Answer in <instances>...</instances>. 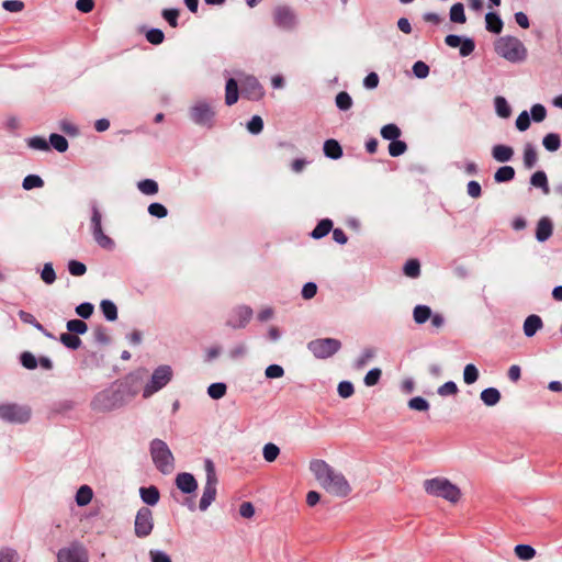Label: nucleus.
<instances>
[{"instance_id":"c9c22d12","label":"nucleus","mask_w":562,"mask_h":562,"mask_svg":"<svg viewBox=\"0 0 562 562\" xmlns=\"http://www.w3.org/2000/svg\"><path fill=\"white\" fill-rule=\"evenodd\" d=\"M515 554L524 561L531 560L536 557V550L529 544H517L514 548Z\"/></svg>"},{"instance_id":"473e14b6","label":"nucleus","mask_w":562,"mask_h":562,"mask_svg":"<svg viewBox=\"0 0 562 562\" xmlns=\"http://www.w3.org/2000/svg\"><path fill=\"white\" fill-rule=\"evenodd\" d=\"M530 183L536 188L542 189L546 194L550 191L544 171H536L530 178Z\"/></svg>"},{"instance_id":"9d476101","label":"nucleus","mask_w":562,"mask_h":562,"mask_svg":"<svg viewBox=\"0 0 562 562\" xmlns=\"http://www.w3.org/2000/svg\"><path fill=\"white\" fill-rule=\"evenodd\" d=\"M90 228L94 241L103 249L112 250L115 247L114 240L104 234L102 228V214L95 202L91 203Z\"/></svg>"},{"instance_id":"49530a36","label":"nucleus","mask_w":562,"mask_h":562,"mask_svg":"<svg viewBox=\"0 0 562 562\" xmlns=\"http://www.w3.org/2000/svg\"><path fill=\"white\" fill-rule=\"evenodd\" d=\"M50 145L59 153H65L68 149V140L59 134H50Z\"/></svg>"},{"instance_id":"774afa93","label":"nucleus","mask_w":562,"mask_h":562,"mask_svg":"<svg viewBox=\"0 0 562 562\" xmlns=\"http://www.w3.org/2000/svg\"><path fill=\"white\" fill-rule=\"evenodd\" d=\"M150 562H172L169 554L161 550H150L149 551Z\"/></svg>"},{"instance_id":"393cba45","label":"nucleus","mask_w":562,"mask_h":562,"mask_svg":"<svg viewBox=\"0 0 562 562\" xmlns=\"http://www.w3.org/2000/svg\"><path fill=\"white\" fill-rule=\"evenodd\" d=\"M486 30L499 34L503 30V21L502 19L494 12H488L485 15Z\"/></svg>"},{"instance_id":"dca6fc26","label":"nucleus","mask_w":562,"mask_h":562,"mask_svg":"<svg viewBox=\"0 0 562 562\" xmlns=\"http://www.w3.org/2000/svg\"><path fill=\"white\" fill-rule=\"evenodd\" d=\"M252 316V310L248 306H238L236 307L229 318L227 319V326L232 328H243L245 327Z\"/></svg>"},{"instance_id":"052dcab7","label":"nucleus","mask_w":562,"mask_h":562,"mask_svg":"<svg viewBox=\"0 0 562 562\" xmlns=\"http://www.w3.org/2000/svg\"><path fill=\"white\" fill-rule=\"evenodd\" d=\"M247 130L251 134H259L263 130V121L259 115H254L247 123Z\"/></svg>"},{"instance_id":"e2e57ef3","label":"nucleus","mask_w":562,"mask_h":562,"mask_svg":"<svg viewBox=\"0 0 562 562\" xmlns=\"http://www.w3.org/2000/svg\"><path fill=\"white\" fill-rule=\"evenodd\" d=\"M161 14H162L164 19L169 23L170 26H172V27L178 26V16H179L178 9H165V10H162Z\"/></svg>"},{"instance_id":"1a4fd4ad","label":"nucleus","mask_w":562,"mask_h":562,"mask_svg":"<svg viewBox=\"0 0 562 562\" xmlns=\"http://www.w3.org/2000/svg\"><path fill=\"white\" fill-rule=\"evenodd\" d=\"M173 372L170 366L162 364L157 367L150 380L146 383L143 391V397L148 398L161 389H164L172 379Z\"/></svg>"},{"instance_id":"9b49d317","label":"nucleus","mask_w":562,"mask_h":562,"mask_svg":"<svg viewBox=\"0 0 562 562\" xmlns=\"http://www.w3.org/2000/svg\"><path fill=\"white\" fill-rule=\"evenodd\" d=\"M341 348V342L336 338H318L307 344V349L317 359H327Z\"/></svg>"},{"instance_id":"3c124183","label":"nucleus","mask_w":562,"mask_h":562,"mask_svg":"<svg viewBox=\"0 0 562 562\" xmlns=\"http://www.w3.org/2000/svg\"><path fill=\"white\" fill-rule=\"evenodd\" d=\"M404 273L409 278H416L420 273V265L416 259H411L404 265Z\"/></svg>"},{"instance_id":"c756f323","label":"nucleus","mask_w":562,"mask_h":562,"mask_svg":"<svg viewBox=\"0 0 562 562\" xmlns=\"http://www.w3.org/2000/svg\"><path fill=\"white\" fill-rule=\"evenodd\" d=\"M431 316V308L427 305H417L413 311L416 324H425Z\"/></svg>"},{"instance_id":"412c9836","label":"nucleus","mask_w":562,"mask_h":562,"mask_svg":"<svg viewBox=\"0 0 562 562\" xmlns=\"http://www.w3.org/2000/svg\"><path fill=\"white\" fill-rule=\"evenodd\" d=\"M139 495L142 501L148 506H155L160 498L159 491L156 486L140 487Z\"/></svg>"},{"instance_id":"f3484780","label":"nucleus","mask_w":562,"mask_h":562,"mask_svg":"<svg viewBox=\"0 0 562 562\" xmlns=\"http://www.w3.org/2000/svg\"><path fill=\"white\" fill-rule=\"evenodd\" d=\"M176 485L177 487L184 494L194 493L198 488V482L195 477L188 472L179 473L176 476Z\"/></svg>"},{"instance_id":"0e129e2a","label":"nucleus","mask_w":562,"mask_h":562,"mask_svg":"<svg viewBox=\"0 0 562 562\" xmlns=\"http://www.w3.org/2000/svg\"><path fill=\"white\" fill-rule=\"evenodd\" d=\"M413 74L417 78L424 79L429 75V67L424 61L418 60L413 65Z\"/></svg>"},{"instance_id":"2f4dec72","label":"nucleus","mask_w":562,"mask_h":562,"mask_svg":"<svg viewBox=\"0 0 562 562\" xmlns=\"http://www.w3.org/2000/svg\"><path fill=\"white\" fill-rule=\"evenodd\" d=\"M515 177V169L512 166L499 167L495 175L494 180L498 183L513 180Z\"/></svg>"},{"instance_id":"7c9ffc66","label":"nucleus","mask_w":562,"mask_h":562,"mask_svg":"<svg viewBox=\"0 0 562 562\" xmlns=\"http://www.w3.org/2000/svg\"><path fill=\"white\" fill-rule=\"evenodd\" d=\"M92 496L93 492L91 487L88 485H82L76 493V503L78 506H86L91 502Z\"/></svg>"},{"instance_id":"39448f33","label":"nucleus","mask_w":562,"mask_h":562,"mask_svg":"<svg viewBox=\"0 0 562 562\" xmlns=\"http://www.w3.org/2000/svg\"><path fill=\"white\" fill-rule=\"evenodd\" d=\"M149 452L156 469L162 474H170L175 470V457L168 445L161 439H153Z\"/></svg>"},{"instance_id":"20e7f679","label":"nucleus","mask_w":562,"mask_h":562,"mask_svg":"<svg viewBox=\"0 0 562 562\" xmlns=\"http://www.w3.org/2000/svg\"><path fill=\"white\" fill-rule=\"evenodd\" d=\"M495 52L504 59L517 64L527 58V48L524 43L515 36H502L495 42Z\"/></svg>"},{"instance_id":"5701e85b","label":"nucleus","mask_w":562,"mask_h":562,"mask_svg":"<svg viewBox=\"0 0 562 562\" xmlns=\"http://www.w3.org/2000/svg\"><path fill=\"white\" fill-rule=\"evenodd\" d=\"M480 397L486 406H494L501 401V393L495 387H487L481 392Z\"/></svg>"},{"instance_id":"79ce46f5","label":"nucleus","mask_w":562,"mask_h":562,"mask_svg":"<svg viewBox=\"0 0 562 562\" xmlns=\"http://www.w3.org/2000/svg\"><path fill=\"white\" fill-rule=\"evenodd\" d=\"M381 136L387 140H395L401 136V130L395 124H386L381 128Z\"/></svg>"},{"instance_id":"f8f14e48","label":"nucleus","mask_w":562,"mask_h":562,"mask_svg":"<svg viewBox=\"0 0 562 562\" xmlns=\"http://www.w3.org/2000/svg\"><path fill=\"white\" fill-rule=\"evenodd\" d=\"M154 530V514L146 506L140 507L134 520V533L137 538L144 539L151 535Z\"/></svg>"},{"instance_id":"6ab92c4d","label":"nucleus","mask_w":562,"mask_h":562,"mask_svg":"<svg viewBox=\"0 0 562 562\" xmlns=\"http://www.w3.org/2000/svg\"><path fill=\"white\" fill-rule=\"evenodd\" d=\"M553 232V225L548 217H542L537 225L536 238L538 241L543 243L550 238Z\"/></svg>"},{"instance_id":"864d4df0","label":"nucleus","mask_w":562,"mask_h":562,"mask_svg":"<svg viewBox=\"0 0 562 562\" xmlns=\"http://www.w3.org/2000/svg\"><path fill=\"white\" fill-rule=\"evenodd\" d=\"M41 279L46 284H53L56 281V273L50 262L44 265L41 272Z\"/></svg>"},{"instance_id":"c85d7f7f","label":"nucleus","mask_w":562,"mask_h":562,"mask_svg":"<svg viewBox=\"0 0 562 562\" xmlns=\"http://www.w3.org/2000/svg\"><path fill=\"white\" fill-rule=\"evenodd\" d=\"M538 160V154L536 148L531 144H526L524 148V165L527 169H531L536 166Z\"/></svg>"},{"instance_id":"72a5a7b5","label":"nucleus","mask_w":562,"mask_h":562,"mask_svg":"<svg viewBox=\"0 0 562 562\" xmlns=\"http://www.w3.org/2000/svg\"><path fill=\"white\" fill-rule=\"evenodd\" d=\"M495 111L499 117L507 119L512 114V109L504 97H496L494 100Z\"/></svg>"},{"instance_id":"f704fd0d","label":"nucleus","mask_w":562,"mask_h":562,"mask_svg":"<svg viewBox=\"0 0 562 562\" xmlns=\"http://www.w3.org/2000/svg\"><path fill=\"white\" fill-rule=\"evenodd\" d=\"M449 16H450V21L453 22V23H465L467 16H465V13H464L463 4L460 3V2L454 3L450 8Z\"/></svg>"},{"instance_id":"58836bf2","label":"nucleus","mask_w":562,"mask_h":562,"mask_svg":"<svg viewBox=\"0 0 562 562\" xmlns=\"http://www.w3.org/2000/svg\"><path fill=\"white\" fill-rule=\"evenodd\" d=\"M138 190L146 194V195H153L158 192V184L155 180L151 179H145L137 183Z\"/></svg>"},{"instance_id":"4468645a","label":"nucleus","mask_w":562,"mask_h":562,"mask_svg":"<svg viewBox=\"0 0 562 562\" xmlns=\"http://www.w3.org/2000/svg\"><path fill=\"white\" fill-rule=\"evenodd\" d=\"M241 94L248 100L258 101L265 95V90L256 77L247 76L241 82Z\"/></svg>"},{"instance_id":"cd10ccee","label":"nucleus","mask_w":562,"mask_h":562,"mask_svg":"<svg viewBox=\"0 0 562 562\" xmlns=\"http://www.w3.org/2000/svg\"><path fill=\"white\" fill-rule=\"evenodd\" d=\"M100 308H101L104 317L109 322H114L117 319V307L112 301H110V300L101 301Z\"/></svg>"},{"instance_id":"423d86ee","label":"nucleus","mask_w":562,"mask_h":562,"mask_svg":"<svg viewBox=\"0 0 562 562\" xmlns=\"http://www.w3.org/2000/svg\"><path fill=\"white\" fill-rule=\"evenodd\" d=\"M215 104L206 100H196L189 109L190 120L202 127L212 128L215 125Z\"/></svg>"},{"instance_id":"37998d69","label":"nucleus","mask_w":562,"mask_h":562,"mask_svg":"<svg viewBox=\"0 0 562 562\" xmlns=\"http://www.w3.org/2000/svg\"><path fill=\"white\" fill-rule=\"evenodd\" d=\"M44 186L43 179L37 175H29L23 179L22 187L24 190H32L42 188Z\"/></svg>"},{"instance_id":"4d7b16f0","label":"nucleus","mask_w":562,"mask_h":562,"mask_svg":"<svg viewBox=\"0 0 562 562\" xmlns=\"http://www.w3.org/2000/svg\"><path fill=\"white\" fill-rule=\"evenodd\" d=\"M27 145L32 149H36V150H44L45 151V150L49 149V145H48L47 140L44 137H41V136L31 137L27 140Z\"/></svg>"},{"instance_id":"c03bdc74","label":"nucleus","mask_w":562,"mask_h":562,"mask_svg":"<svg viewBox=\"0 0 562 562\" xmlns=\"http://www.w3.org/2000/svg\"><path fill=\"white\" fill-rule=\"evenodd\" d=\"M66 327L68 331L76 335H83L88 330L87 324L81 319H70L67 322Z\"/></svg>"},{"instance_id":"a19ab883","label":"nucleus","mask_w":562,"mask_h":562,"mask_svg":"<svg viewBox=\"0 0 562 562\" xmlns=\"http://www.w3.org/2000/svg\"><path fill=\"white\" fill-rule=\"evenodd\" d=\"M477 379H479L477 368L472 363L467 364L463 370L464 383L468 385H471V384L475 383L477 381Z\"/></svg>"},{"instance_id":"de8ad7c7","label":"nucleus","mask_w":562,"mask_h":562,"mask_svg":"<svg viewBox=\"0 0 562 562\" xmlns=\"http://www.w3.org/2000/svg\"><path fill=\"white\" fill-rule=\"evenodd\" d=\"M21 364L27 370H34L37 368L38 362L35 356L30 351H24L20 356Z\"/></svg>"},{"instance_id":"e433bc0d","label":"nucleus","mask_w":562,"mask_h":562,"mask_svg":"<svg viewBox=\"0 0 562 562\" xmlns=\"http://www.w3.org/2000/svg\"><path fill=\"white\" fill-rule=\"evenodd\" d=\"M542 145L548 151H557L561 146L560 136L555 133H549L543 137Z\"/></svg>"},{"instance_id":"0eeeda50","label":"nucleus","mask_w":562,"mask_h":562,"mask_svg":"<svg viewBox=\"0 0 562 562\" xmlns=\"http://www.w3.org/2000/svg\"><path fill=\"white\" fill-rule=\"evenodd\" d=\"M204 471H205V484L203 487V493L199 503V508L201 512H205L211 504L215 501L216 497V485H217V475L213 461L211 459L204 460Z\"/></svg>"},{"instance_id":"338daca9","label":"nucleus","mask_w":562,"mask_h":562,"mask_svg":"<svg viewBox=\"0 0 562 562\" xmlns=\"http://www.w3.org/2000/svg\"><path fill=\"white\" fill-rule=\"evenodd\" d=\"M338 394L340 397L342 398H348L350 397L353 392H355V389H353V385L351 382L349 381H342L338 384Z\"/></svg>"},{"instance_id":"09e8293b","label":"nucleus","mask_w":562,"mask_h":562,"mask_svg":"<svg viewBox=\"0 0 562 562\" xmlns=\"http://www.w3.org/2000/svg\"><path fill=\"white\" fill-rule=\"evenodd\" d=\"M382 375V370L380 368H373L369 370L363 379V383L366 386H374L379 383Z\"/></svg>"},{"instance_id":"680f3d73","label":"nucleus","mask_w":562,"mask_h":562,"mask_svg":"<svg viewBox=\"0 0 562 562\" xmlns=\"http://www.w3.org/2000/svg\"><path fill=\"white\" fill-rule=\"evenodd\" d=\"M440 396H449L458 393V386L453 381H448L438 387Z\"/></svg>"},{"instance_id":"8fccbe9b","label":"nucleus","mask_w":562,"mask_h":562,"mask_svg":"<svg viewBox=\"0 0 562 562\" xmlns=\"http://www.w3.org/2000/svg\"><path fill=\"white\" fill-rule=\"evenodd\" d=\"M336 105L339 110L347 111L352 106V99L347 92L341 91L336 95Z\"/></svg>"},{"instance_id":"603ef678","label":"nucleus","mask_w":562,"mask_h":562,"mask_svg":"<svg viewBox=\"0 0 562 562\" xmlns=\"http://www.w3.org/2000/svg\"><path fill=\"white\" fill-rule=\"evenodd\" d=\"M407 405L413 411L426 412L429 409V403L422 396L411 398Z\"/></svg>"},{"instance_id":"7ed1b4c3","label":"nucleus","mask_w":562,"mask_h":562,"mask_svg":"<svg viewBox=\"0 0 562 562\" xmlns=\"http://www.w3.org/2000/svg\"><path fill=\"white\" fill-rule=\"evenodd\" d=\"M423 486L428 495L443 498L452 504L461 498L460 488L443 476L425 480Z\"/></svg>"},{"instance_id":"69168bd1","label":"nucleus","mask_w":562,"mask_h":562,"mask_svg":"<svg viewBox=\"0 0 562 562\" xmlns=\"http://www.w3.org/2000/svg\"><path fill=\"white\" fill-rule=\"evenodd\" d=\"M148 213L151 216H155L158 218H164L167 216L168 211L162 204L155 202V203L149 204Z\"/></svg>"},{"instance_id":"13d9d810","label":"nucleus","mask_w":562,"mask_h":562,"mask_svg":"<svg viewBox=\"0 0 562 562\" xmlns=\"http://www.w3.org/2000/svg\"><path fill=\"white\" fill-rule=\"evenodd\" d=\"M146 40L150 43V44H154V45H159L164 42L165 40V34L161 30L159 29H150L147 33H146Z\"/></svg>"},{"instance_id":"6e6d98bb","label":"nucleus","mask_w":562,"mask_h":562,"mask_svg":"<svg viewBox=\"0 0 562 562\" xmlns=\"http://www.w3.org/2000/svg\"><path fill=\"white\" fill-rule=\"evenodd\" d=\"M68 271L74 277H81L86 273L87 267L85 263L77 261V260H70L68 262Z\"/></svg>"},{"instance_id":"b1692460","label":"nucleus","mask_w":562,"mask_h":562,"mask_svg":"<svg viewBox=\"0 0 562 562\" xmlns=\"http://www.w3.org/2000/svg\"><path fill=\"white\" fill-rule=\"evenodd\" d=\"M324 154L331 159H338L342 156V148L335 139H327L324 143Z\"/></svg>"},{"instance_id":"a878e982","label":"nucleus","mask_w":562,"mask_h":562,"mask_svg":"<svg viewBox=\"0 0 562 562\" xmlns=\"http://www.w3.org/2000/svg\"><path fill=\"white\" fill-rule=\"evenodd\" d=\"M374 357L375 350L373 348H364L355 360L353 368L357 370L363 369Z\"/></svg>"},{"instance_id":"4be33fe9","label":"nucleus","mask_w":562,"mask_h":562,"mask_svg":"<svg viewBox=\"0 0 562 562\" xmlns=\"http://www.w3.org/2000/svg\"><path fill=\"white\" fill-rule=\"evenodd\" d=\"M238 101V85L234 78L226 81L225 87V103L231 106Z\"/></svg>"},{"instance_id":"6e6552de","label":"nucleus","mask_w":562,"mask_h":562,"mask_svg":"<svg viewBox=\"0 0 562 562\" xmlns=\"http://www.w3.org/2000/svg\"><path fill=\"white\" fill-rule=\"evenodd\" d=\"M32 416V409L26 404L0 403V419L8 424H26Z\"/></svg>"},{"instance_id":"4c0bfd02","label":"nucleus","mask_w":562,"mask_h":562,"mask_svg":"<svg viewBox=\"0 0 562 562\" xmlns=\"http://www.w3.org/2000/svg\"><path fill=\"white\" fill-rule=\"evenodd\" d=\"M226 391H227V386L225 383H222V382L212 383L207 387V394L213 400L222 398L226 394Z\"/></svg>"},{"instance_id":"ddd939ff","label":"nucleus","mask_w":562,"mask_h":562,"mask_svg":"<svg viewBox=\"0 0 562 562\" xmlns=\"http://www.w3.org/2000/svg\"><path fill=\"white\" fill-rule=\"evenodd\" d=\"M274 24L284 30L292 31L296 26V15L286 7H278L273 12Z\"/></svg>"},{"instance_id":"f257e3e1","label":"nucleus","mask_w":562,"mask_h":562,"mask_svg":"<svg viewBox=\"0 0 562 562\" xmlns=\"http://www.w3.org/2000/svg\"><path fill=\"white\" fill-rule=\"evenodd\" d=\"M142 376L138 373L130 374L124 382L114 383L110 387L97 393L90 407L98 413H108L122 407L126 403V395L134 396L136 390L130 387L137 383Z\"/></svg>"},{"instance_id":"bb28decb","label":"nucleus","mask_w":562,"mask_h":562,"mask_svg":"<svg viewBox=\"0 0 562 562\" xmlns=\"http://www.w3.org/2000/svg\"><path fill=\"white\" fill-rule=\"evenodd\" d=\"M333 228V222L329 218L322 220L312 231L311 236L314 239L325 237Z\"/></svg>"},{"instance_id":"f03ea898","label":"nucleus","mask_w":562,"mask_h":562,"mask_svg":"<svg viewBox=\"0 0 562 562\" xmlns=\"http://www.w3.org/2000/svg\"><path fill=\"white\" fill-rule=\"evenodd\" d=\"M310 471L319 485L329 494L337 497H346L351 493V486L345 475L333 469L324 460H312L310 462Z\"/></svg>"},{"instance_id":"ea45409f","label":"nucleus","mask_w":562,"mask_h":562,"mask_svg":"<svg viewBox=\"0 0 562 562\" xmlns=\"http://www.w3.org/2000/svg\"><path fill=\"white\" fill-rule=\"evenodd\" d=\"M60 341L64 346L72 350L78 349L81 345V339L77 335L70 333L61 334Z\"/></svg>"},{"instance_id":"a211bd4d","label":"nucleus","mask_w":562,"mask_h":562,"mask_svg":"<svg viewBox=\"0 0 562 562\" xmlns=\"http://www.w3.org/2000/svg\"><path fill=\"white\" fill-rule=\"evenodd\" d=\"M543 327V322L540 316L536 314L529 315L524 322V334L526 337L530 338L536 335L538 330Z\"/></svg>"},{"instance_id":"bf43d9fd","label":"nucleus","mask_w":562,"mask_h":562,"mask_svg":"<svg viewBox=\"0 0 562 562\" xmlns=\"http://www.w3.org/2000/svg\"><path fill=\"white\" fill-rule=\"evenodd\" d=\"M19 553L12 548L0 549V562H18Z\"/></svg>"},{"instance_id":"2eb2a0df","label":"nucleus","mask_w":562,"mask_h":562,"mask_svg":"<svg viewBox=\"0 0 562 562\" xmlns=\"http://www.w3.org/2000/svg\"><path fill=\"white\" fill-rule=\"evenodd\" d=\"M57 558L59 562H88L87 551L80 546L59 550Z\"/></svg>"},{"instance_id":"5fc2aeb1","label":"nucleus","mask_w":562,"mask_h":562,"mask_svg":"<svg viewBox=\"0 0 562 562\" xmlns=\"http://www.w3.org/2000/svg\"><path fill=\"white\" fill-rule=\"evenodd\" d=\"M407 149V146L405 144V142L403 140H398V139H395V140H392L389 145V154L392 156V157H398L401 155H403Z\"/></svg>"},{"instance_id":"aec40b11","label":"nucleus","mask_w":562,"mask_h":562,"mask_svg":"<svg viewBox=\"0 0 562 562\" xmlns=\"http://www.w3.org/2000/svg\"><path fill=\"white\" fill-rule=\"evenodd\" d=\"M492 156L498 162H507L514 156V149L507 145H495L492 148Z\"/></svg>"},{"instance_id":"a18cd8bd","label":"nucleus","mask_w":562,"mask_h":562,"mask_svg":"<svg viewBox=\"0 0 562 562\" xmlns=\"http://www.w3.org/2000/svg\"><path fill=\"white\" fill-rule=\"evenodd\" d=\"M280 454V449L277 445L269 442L263 446L262 456L267 462H273Z\"/></svg>"}]
</instances>
